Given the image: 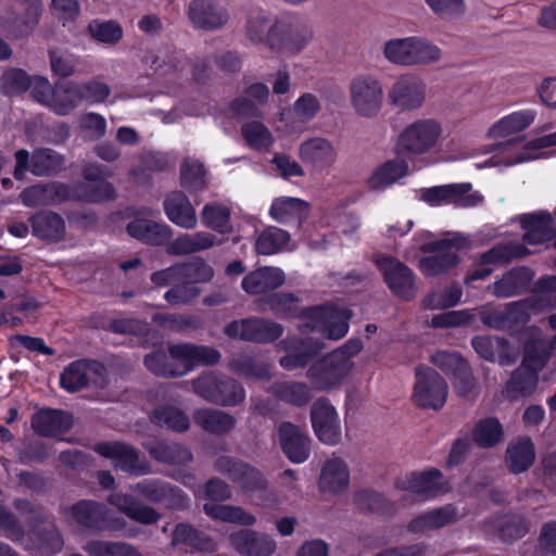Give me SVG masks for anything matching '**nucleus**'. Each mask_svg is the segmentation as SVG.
<instances>
[{
    "label": "nucleus",
    "instance_id": "1",
    "mask_svg": "<svg viewBox=\"0 0 556 556\" xmlns=\"http://www.w3.org/2000/svg\"><path fill=\"white\" fill-rule=\"evenodd\" d=\"M213 469L237 484L253 504L268 508L278 504V496L271 490L265 473L250 463L220 455L214 460Z\"/></svg>",
    "mask_w": 556,
    "mask_h": 556
},
{
    "label": "nucleus",
    "instance_id": "2",
    "mask_svg": "<svg viewBox=\"0 0 556 556\" xmlns=\"http://www.w3.org/2000/svg\"><path fill=\"white\" fill-rule=\"evenodd\" d=\"M468 245V240L460 233H447L446 237L420 245L421 253L432 254L419 260V268L430 277L444 275L459 264L457 252Z\"/></svg>",
    "mask_w": 556,
    "mask_h": 556
},
{
    "label": "nucleus",
    "instance_id": "3",
    "mask_svg": "<svg viewBox=\"0 0 556 556\" xmlns=\"http://www.w3.org/2000/svg\"><path fill=\"white\" fill-rule=\"evenodd\" d=\"M193 391L205 401L222 407L240 405L245 400L243 386L230 377L205 372L191 382Z\"/></svg>",
    "mask_w": 556,
    "mask_h": 556
},
{
    "label": "nucleus",
    "instance_id": "4",
    "mask_svg": "<svg viewBox=\"0 0 556 556\" xmlns=\"http://www.w3.org/2000/svg\"><path fill=\"white\" fill-rule=\"evenodd\" d=\"M14 157L16 164L13 176L16 180H23L28 170L38 177H53L65 169V156L50 148H36L31 154L21 149Z\"/></svg>",
    "mask_w": 556,
    "mask_h": 556
},
{
    "label": "nucleus",
    "instance_id": "5",
    "mask_svg": "<svg viewBox=\"0 0 556 556\" xmlns=\"http://www.w3.org/2000/svg\"><path fill=\"white\" fill-rule=\"evenodd\" d=\"M349 97L351 106L358 116L374 118L382 109V84L374 75H357L349 84Z\"/></svg>",
    "mask_w": 556,
    "mask_h": 556
},
{
    "label": "nucleus",
    "instance_id": "6",
    "mask_svg": "<svg viewBox=\"0 0 556 556\" xmlns=\"http://www.w3.org/2000/svg\"><path fill=\"white\" fill-rule=\"evenodd\" d=\"M63 511L78 526L93 531H121L127 525L124 518L111 515L103 503L91 500L78 501Z\"/></svg>",
    "mask_w": 556,
    "mask_h": 556
},
{
    "label": "nucleus",
    "instance_id": "7",
    "mask_svg": "<svg viewBox=\"0 0 556 556\" xmlns=\"http://www.w3.org/2000/svg\"><path fill=\"white\" fill-rule=\"evenodd\" d=\"M440 135L441 126L435 119L415 121L399 135L396 151L414 156L426 154L435 147Z\"/></svg>",
    "mask_w": 556,
    "mask_h": 556
},
{
    "label": "nucleus",
    "instance_id": "8",
    "mask_svg": "<svg viewBox=\"0 0 556 556\" xmlns=\"http://www.w3.org/2000/svg\"><path fill=\"white\" fill-rule=\"evenodd\" d=\"M448 387L445 379L433 368H416V380L412 400L424 409L440 410L447 399Z\"/></svg>",
    "mask_w": 556,
    "mask_h": 556
},
{
    "label": "nucleus",
    "instance_id": "9",
    "mask_svg": "<svg viewBox=\"0 0 556 556\" xmlns=\"http://www.w3.org/2000/svg\"><path fill=\"white\" fill-rule=\"evenodd\" d=\"M431 362L444 374L452 376L453 387L460 397L472 401L478 396L477 379L468 362L459 354L440 351L431 356Z\"/></svg>",
    "mask_w": 556,
    "mask_h": 556
},
{
    "label": "nucleus",
    "instance_id": "10",
    "mask_svg": "<svg viewBox=\"0 0 556 556\" xmlns=\"http://www.w3.org/2000/svg\"><path fill=\"white\" fill-rule=\"evenodd\" d=\"M283 332V327L267 318L250 317L233 320L227 324L223 333L229 339L267 344L278 340Z\"/></svg>",
    "mask_w": 556,
    "mask_h": 556
},
{
    "label": "nucleus",
    "instance_id": "11",
    "mask_svg": "<svg viewBox=\"0 0 556 556\" xmlns=\"http://www.w3.org/2000/svg\"><path fill=\"white\" fill-rule=\"evenodd\" d=\"M350 372V365L340 353H328L314 362L306 371V378L316 391H329L340 387Z\"/></svg>",
    "mask_w": 556,
    "mask_h": 556
},
{
    "label": "nucleus",
    "instance_id": "12",
    "mask_svg": "<svg viewBox=\"0 0 556 556\" xmlns=\"http://www.w3.org/2000/svg\"><path fill=\"white\" fill-rule=\"evenodd\" d=\"M132 490L147 502L170 510H184L189 506V497L181 488L161 479L143 480Z\"/></svg>",
    "mask_w": 556,
    "mask_h": 556
},
{
    "label": "nucleus",
    "instance_id": "13",
    "mask_svg": "<svg viewBox=\"0 0 556 556\" xmlns=\"http://www.w3.org/2000/svg\"><path fill=\"white\" fill-rule=\"evenodd\" d=\"M374 261L394 295L404 301L415 298L417 290L415 275L408 266L393 256L380 255Z\"/></svg>",
    "mask_w": 556,
    "mask_h": 556
},
{
    "label": "nucleus",
    "instance_id": "14",
    "mask_svg": "<svg viewBox=\"0 0 556 556\" xmlns=\"http://www.w3.org/2000/svg\"><path fill=\"white\" fill-rule=\"evenodd\" d=\"M309 418L314 433L320 442L334 445L341 441L339 416L327 397L321 396L313 402Z\"/></svg>",
    "mask_w": 556,
    "mask_h": 556
},
{
    "label": "nucleus",
    "instance_id": "15",
    "mask_svg": "<svg viewBox=\"0 0 556 556\" xmlns=\"http://www.w3.org/2000/svg\"><path fill=\"white\" fill-rule=\"evenodd\" d=\"M479 316L483 325L508 332L517 331L530 320V314L523 300L508 303L503 309L483 307Z\"/></svg>",
    "mask_w": 556,
    "mask_h": 556
},
{
    "label": "nucleus",
    "instance_id": "16",
    "mask_svg": "<svg viewBox=\"0 0 556 556\" xmlns=\"http://www.w3.org/2000/svg\"><path fill=\"white\" fill-rule=\"evenodd\" d=\"M94 451L106 458L116 459V467L130 475H148L152 466L148 460L140 459L139 452L124 442H105L94 446Z\"/></svg>",
    "mask_w": 556,
    "mask_h": 556
},
{
    "label": "nucleus",
    "instance_id": "17",
    "mask_svg": "<svg viewBox=\"0 0 556 556\" xmlns=\"http://www.w3.org/2000/svg\"><path fill=\"white\" fill-rule=\"evenodd\" d=\"M277 434L279 446L291 463L302 464L307 460L312 440L302 428L293 422L283 421L279 425Z\"/></svg>",
    "mask_w": 556,
    "mask_h": 556
},
{
    "label": "nucleus",
    "instance_id": "18",
    "mask_svg": "<svg viewBox=\"0 0 556 556\" xmlns=\"http://www.w3.org/2000/svg\"><path fill=\"white\" fill-rule=\"evenodd\" d=\"M313 38L312 29L304 24L275 23L268 30L267 46L273 50L301 51Z\"/></svg>",
    "mask_w": 556,
    "mask_h": 556
},
{
    "label": "nucleus",
    "instance_id": "19",
    "mask_svg": "<svg viewBox=\"0 0 556 556\" xmlns=\"http://www.w3.org/2000/svg\"><path fill=\"white\" fill-rule=\"evenodd\" d=\"M400 490L410 491L422 500H429L450 491V485L443 481V473L437 468L420 472H412L396 483Z\"/></svg>",
    "mask_w": 556,
    "mask_h": 556
},
{
    "label": "nucleus",
    "instance_id": "20",
    "mask_svg": "<svg viewBox=\"0 0 556 556\" xmlns=\"http://www.w3.org/2000/svg\"><path fill=\"white\" fill-rule=\"evenodd\" d=\"M426 85L414 75H402L389 91V102L401 111L418 109L422 105Z\"/></svg>",
    "mask_w": 556,
    "mask_h": 556
},
{
    "label": "nucleus",
    "instance_id": "21",
    "mask_svg": "<svg viewBox=\"0 0 556 556\" xmlns=\"http://www.w3.org/2000/svg\"><path fill=\"white\" fill-rule=\"evenodd\" d=\"M24 11L18 14L8 10L0 16V27L10 37L18 39L31 34L41 14L39 0H24Z\"/></svg>",
    "mask_w": 556,
    "mask_h": 556
},
{
    "label": "nucleus",
    "instance_id": "22",
    "mask_svg": "<svg viewBox=\"0 0 556 556\" xmlns=\"http://www.w3.org/2000/svg\"><path fill=\"white\" fill-rule=\"evenodd\" d=\"M179 343L160 344L143 357L146 368L157 377H181V362L177 357Z\"/></svg>",
    "mask_w": 556,
    "mask_h": 556
},
{
    "label": "nucleus",
    "instance_id": "23",
    "mask_svg": "<svg viewBox=\"0 0 556 556\" xmlns=\"http://www.w3.org/2000/svg\"><path fill=\"white\" fill-rule=\"evenodd\" d=\"M191 23L200 29L215 30L228 22V13L217 0H192L188 8Z\"/></svg>",
    "mask_w": 556,
    "mask_h": 556
},
{
    "label": "nucleus",
    "instance_id": "24",
    "mask_svg": "<svg viewBox=\"0 0 556 556\" xmlns=\"http://www.w3.org/2000/svg\"><path fill=\"white\" fill-rule=\"evenodd\" d=\"M229 543L242 556H270L276 551V542L271 538L251 529L232 532Z\"/></svg>",
    "mask_w": 556,
    "mask_h": 556
},
{
    "label": "nucleus",
    "instance_id": "25",
    "mask_svg": "<svg viewBox=\"0 0 556 556\" xmlns=\"http://www.w3.org/2000/svg\"><path fill=\"white\" fill-rule=\"evenodd\" d=\"M31 232L40 240L58 243L65 239L66 226L63 217L53 211H40L28 218Z\"/></svg>",
    "mask_w": 556,
    "mask_h": 556
},
{
    "label": "nucleus",
    "instance_id": "26",
    "mask_svg": "<svg viewBox=\"0 0 556 556\" xmlns=\"http://www.w3.org/2000/svg\"><path fill=\"white\" fill-rule=\"evenodd\" d=\"M534 273L526 267H515L506 271L502 278L488 287L496 298H510L529 290Z\"/></svg>",
    "mask_w": 556,
    "mask_h": 556
},
{
    "label": "nucleus",
    "instance_id": "27",
    "mask_svg": "<svg viewBox=\"0 0 556 556\" xmlns=\"http://www.w3.org/2000/svg\"><path fill=\"white\" fill-rule=\"evenodd\" d=\"M299 153L304 163L319 170L332 166L338 155L332 143L321 137L309 138L302 142Z\"/></svg>",
    "mask_w": 556,
    "mask_h": 556
},
{
    "label": "nucleus",
    "instance_id": "28",
    "mask_svg": "<svg viewBox=\"0 0 556 556\" xmlns=\"http://www.w3.org/2000/svg\"><path fill=\"white\" fill-rule=\"evenodd\" d=\"M286 281L285 273L278 267H260L250 271L241 282L242 289L251 295L266 294Z\"/></svg>",
    "mask_w": 556,
    "mask_h": 556
},
{
    "label": "nucleus",
    "instance_id": "29",
    "mask_svg": "<svg viewBox=\"0 0 556 556\" xmlns=\"http://www.w3.org/2000/svg\"><path fill=\"white\" fill-rule=\"evenodd\" d=\"M83 177L91 182L93 186L86 188L83 199L87 202H103L114 200L116 198V190L114 186L105 181V177L110 176L106 168L98 163H89L83 168Z\"/></svg>",
    "mask_w": 556,
    "mask_h": 556
},
{
    "label": "nucleus",
    "instance_id": "30",
    "mask_svg": "<svg viewBox=\"0 0 556 556\" xmlns=\"http://www.w3.org/2000/svg\"><path fill=\"white\" fill-rule=\"evenodd\" d=\"M72 427L73 416L59 409L43 408L31 417V428L41 437H55Z\"/></svg>",
    "mask_w": 556,
    "mask_h": 556
},
{
    "label": "nucleus",
    "instance_id": "31",
    "mask_svg": "<svg viewBox=\"0 0 556 556\" xmlns=\"http://www.w3.org/2000/svg\"><path fill=\"white\" fill-rule=\"evenodd\" d=\"M177 357L181 362V376L199 366H214L220 361V353L217 349L208 345L193 343H179Z\"/></svg>",
    "mask_w": 556,
    "mask_h": 556
},
{
    "label": "nucleus",
    "instance_id": "32",
    "mask_svg": "<svg viewBox=\"0 0 556 556\" xmlns=\"http://www.w3.org/2000/svg\"><path fill=\"white\" fill-rule=\"evenodd\" d=\"M163 206L167 218L175 225L186 229L195 227V210L182 191L169 192L164 199Z\"/></svg>",
    "mask_w": 556,
    "mask_h": 556
},
{
    "label": "nucleus",
    "instance_id": "33",
    "mask_svg": "<svg viewBox=\"0 0 556 556\" xmlns=\"http://www.w3.org/2000/svg\"><path fill=\"white\" fill-rule=\"evenodd\" d=\"M108 500L128 518L142 525H154L162 517L155 508L142 504L129 494L115 493L111 494Z\"/></svg>",
    "mask_w": 556,
    "mask_h": 556
},
{
    "label": "nucleus",
    "instance_id": "34",
    "mask_svg": "<svg viewBox=\"0 0 556 556\" xmlns=\"http://www.w3.org/2000/svg\"><path fill=\"white\" fill-rule=\"evenodd\" d=\"M144 450L155 462L165 465H186L193 459L191 451L181 443L157 440L144 444Z\"/></svg>",
    "mask_w": 556,
    "mask_h": 556
},
{
    "label": "nucleus",
    "instance_id": "35",
    "mask_svg": "<svg viewBox=\"0 0 556 556\" xmlns=\"http://www.w3.org/2000/svg\"><path fill=\"white\" fill-rule=\"evenodd\" d=\"M127 233L149 245H163L173 235L172 229L157 222L144 218H136L127 224Z\"/></svg>",
    "mask_w": 556,
    "mask_h": 556
},
{
    "label": "nucleus",
    "instance_id": "36",
    "mask_svg": "<svg viewBox=\"0 0 556 556\" xmlns=\"http://www.w3.org/2000/svg\"><path fill=\"white\" fill-rule=\"evenodd\" d=\"M535 447L529 437L519 438L508 443L505 451V465L509 472L519 475L527 471L534 463Z\"/></svg>",
    "mask_w": 556,
    "mask_h": 556
},
{
    "label": "nucleus",
    "instance_id": "37",
    "mask_svg": "<svg viewBox=\"0 0 556 556\" xmlns=\"http://www.w3.org/2000/svg\"><path fill=\"white\" fill-rule=\"evenodd\" d=\"M539 384V371L527 366L519 365L505 383L504 395L509 401L531 396Z\"/></svg>",
    "mask_w": 556,
    "mask_h": 556
},
{
    "label": "nucleus",
    "instance_id": "38",
    "mask_svg": "<svg viewBox=\"0 0 556 556\" xmlns=\"http://www.w3.org/2000/svg\"><path fill=\"white\" fill-rule=\"evenodd\" d=\"M553 217L547 212L527 214L521 217V225L527 230L523 241L529 244H539L556 237V229L552 227Z\"/></svg>",
    "mask_w": 556,
    "mask_h": 556
},
{
    "label": "nucleus",
    "instance_id": "39",
    "mask_svg": "<svg viewBox=\"0 0 556 556\" xmlns=\"http://www.w3.org/2000/svg\"><path fill=\"white\" fill-rule=\"evenodd\" d=\"M193 421L204 431L216 435L230 432L237 425L235 416L215 408L197 409L193 414Z\"/></svg>",
    "mask_w": 556,
    "mask_h": 556
},
{
    "label": "nucleus",
    "instance_id": "40",
    "mask_svg": "<svg viewBox=\"0 0 556 556\" xmlns=\"http://www.w3.org/2000/svg\"><path fill=\"white\" fill-rule=\"evenodd\" d=\"M350 473L346 464L339 457L328 459L319 477V489L324 492L339 493L348 489Z\"/></svg>",
    "mask_w": 556,
    "mask_h": 556
},
{
    "label": "nucleus",
    "instance_id": "41",
    "mask_svg": "<svg viewBox=\"0 0 556 556\" xmlns=\"http://www.w3.org/2000/svg\"><path fill=\"white\" fill-rule=\"evenodd\" d=\"M312 384L301 381H278L270 387L273 395L291 406L304 407L313 399Z\"/></svg>",
    "mask_w": 556,
    "mask_h": 556
},
{
    "label": "nucleus",
    "instance_id": "42",
    "mask_svg": "<svg viewBox=\"0 0 556 556\" xmlns=\"http://www.w3.org/2000/svg\"><path fill=\"white\" fill-rule=\"evenodd\" d=\"M353 504L362 514L391 516L396 511L395 503L371 489L356 491L353 495Z\"/></svg>",
    "mask_w": 556,
    "mask_h": 556
},
{
    "label": "nucleus",
    "instance_id": "43",
    "mask_svg": "<svg viewBox=\"0 0 556 556\" xmlns=\"http://www.w3.org/2000/svg\"><path fill=\"white\" fill-rule=\"evenodd\" d=\"M229 370L240 377L260 381H269L273 378L271 366L258 358L240 354L228 363Z\"/></svg>",
    "mask_w": 556,
    "mask_h": 556
},
{
    "label": "nucleus",
    "instance_id": "44",
    "mask_svg": "<svg viewBox=\"0 0 556 556\" xmlns=\"http://www.w3.org/2000/svg\"><path fill=\"white\" fill-rule=\"evenodd\" d=\"M216 243V237L208 232L184 233L167 245L166 252L176 256L188 255L207 250Z\"/></svg>",
    "mask_w": 556,
    "mask_h": 556
},
{
    "label": "nucleus",
    "instance_id": "45",
    "mask_svg": "<svg viewBox=\"0 0 556 556\" xmlns=\"http://www.w3.org/2000/svg\"><path fill=\"white\" fill-rule=\"evenodd\" d=\"M170 544L172 546L185 545L200 552L216 551V543L211 536L185 522L176 525Z\"/></svg>",
    "mask_w": 556,
    "mask_h": 556
},
{
    "label": "nucleus",
    "instance_id": "46",
    "mask_svg": "<svg viewBox=\"0 0 556 556\" xmlns=\"http://www.w3.org/2000/svg\"><path fill=\"white\" fill-rule=\"evenodd\" d=\"M309 205L307 202L296 198H283L274 201L270 207V215L280 223L295 220L300 228L308 216Z\"/></svg>",
    "mask_w": 556,
    "mask_h": 556
},
{
    "label": "nucleus",
    "instance_id": "47",
    "mask_svg": "<svg viewBox=\"0 0 556 556\" xmlns=\"http://www.w3.org/2000/svg\"><path fill=\"white\" fill-rule=\"evenodd\" d=\"M532 292L531 296L523 300L528 309L541 312L556 308V276L540 278Z\"/></svg>",
    "mask_w": 556,
    "mask_h": 556
},
{
    "label": "nucleus",
    "instance_id": "48",
    "mask_svg": "<svg viewBox=\"0 0 556 556\" xmlns=\"http://www.w3.org/2000/svg\"><path fill=\"white\" fill-rule=\"evenodd\" d=\"M407 173L408 164L405 160L400 157L389 160L374 170L367 184L370 189H381L396 182L405 177Z\"/></svg>",
    "mask_w": 556,
    "mask_h": 556
},
{
    "label": "nucleus",
    "instance_id": "49",
    "mask_svg": "<svg viewBox=\"0 0 556 556\" xmlns=\"http://www.w3.org/2000/svg\"><path fill=\"white\" fill-rule=\"evenodd\" d=\"M472 441L481 448H493L504 441V428L495 417H486L475 424Z\"/></svg>",
    "mask_w": 556,
    "mask_h": 556
},
{
    "label": "nucleus",
    "instance_id": "50",
    "mask_svg": "<svg viewBox=\"0 0 556 556\" xmlns=\"http://www.w3.org/2000/svg\"><path fill=\"white\" fill-rule=\"evenodd\" d=\"M325 349L323 341L316 338H306L300 341L296 351L279 359V364L287 370L304 368L311 359Z\"/></svg>",
    "mask_w": 556,
    "mask_h": 556
},
{
    "label": "nucleus",
    "instance_id": "51",
    "mask_svg": "<svg viewBox=\"0 0 556 556\" xmlns=\"http://www.w3.org/2000/svg\"><path fill=\"white\" fill-rule=\"evenodd\" d=\"M80 103L77 84L59 80L54 84V90L49 103L59 115L70 114Z\"/></svg>",
    "mask_w": 556,
    "mask_h": 556
},
{
    "label": "nucleus",
    "instance_id": "52",
    "mask_svg": "<svg viewBox=\"0 0 556 556\" xmlns=\"http://www.w3.org/2000/svg\"><path fill=\"white\" fill-rule=\"evenodd\" d=\"M300 299L294 293L275 292L260 300L262 311H271L280 317L299 315Z\"/></svg>",
    "mask_w": 556,
    "mask_h": 556
},
{
    "label": "nucleus",
    "instance_id": "53",
    "mask_svg": "<svg viewBox=\"0 0 556 556\" xmlns=\"http://www.w3.org/2000/svg\"><path fill=\"white\" fill-rule=\"evenodd\" d=\"M203 510L211 518L225 522L238 523L247 527L253 526L256 522V517L245 511L240 506L205 503L203 505Z\"/></svg>",
    "mask_w": 556,
    "mask_h": 556
},
{
    "label": "nucleus",
    "instance_id": "54",
    "mask_svg": "<svg viewBox=\"0 0 556 556\" xmlns=\"http://www.w3.org/2000/svg\"><path fill=\"white\" fill-rule=\"evenodd\" d=\"M529 254V250L519 243H500L482 253L479 257L482 265L507 264L513 260L521 258Z\"/></svg>",
    "mask_w": 556,
    "mask_h": 556
},
{
    "label": "nucleus",
    "instance_id": "55",
    "mask_svg": "<svg viewBox=\"0 0 556 556\" xmlns=\"http://www.w3.org/2000/svg\"><path fill=\"white\" fill-rule=\"evenodd\" d=\"M551 344L547 340H529L525 344L521 365L540 372V370H542L545 367L551 356Z\"/></svg>",
    "mask_w": 556,
    "mask_h": 556
},
{
    "label": "nucleus",
    "instance_id": "56",
    "mask_svg": "<svg viewBox=\"0 0 556 556\" xmlns=\"http://www.w3.org/2000/svg\"><path fill=\"white\" fill-rule=\"evenodd\" d=\"M176 266L179 280L190 281L193 286L207 282L214 277L213 267L202 257H194Z\"/></svg>",
    "mask_w": 556,
    "mask_h": 556
},
{
    "label": "nucleus",
    "instance_id": "57",
    "mask_svg": "<svg viewBox=\"0 0 556 556\" xmlns=\"http://www.w3.org/2000/svg\"><path fill=\"white\" fill-rule=\"evenodd\" d=\"M152 421L178 432L188 430L190 426L189 418L182 410L168 405L155 408Z\"/></svg>",
    "mask_w": 556,
    "mask_h": 556
},
{
    "label": "nucleus",
    "instance_id": "58",
    "mask_svg": "<svg viewBox=\"0 0 556 556\" xmlns=\"http://www.w3.org/2000/svg\"><path fill=\"white\" fill-rule=\"evenodd\" d=\"M289 241V232L277 227H268L258 236L255 250L258 254L270 255L282 250Z\"/></svg>",
    "mask_w": 556,
    "mask_h": 556
},
{
    "label": "nucleus",
    "instance_id": "59",
    "mask_svg": "<svg viewBox=\"0 0 556 556\" xmlns=\"http://www.w3.org/2000/svg\"><path fill=\"white\" fill-rule=\"evenodd\" d=\"M203 163L194 159H186L180 167L181 186L189 191L202 190L206 185Z\"/></svg>",
    "mask_w": 556,
    "mask_h": 556
},
{
    "label": "nucleus",
    "instance_id": "60",
    "mask_svg": "<svg viewBox=\"0 0 556 556\" xmlns=\"http://www.w3.org/2000/svg\"><path fill=\"white\" fill-rule=\"evenodd\" d=\"M409 66L428 65L438 62L442 52L440 48L425 38L412 37Z\"/></svg>",
    "mask_w": 556,
    "mask_h": 556
},
{
    "label": "nucleus",
    "instance_id": "61",
    "mask_svg": "<svg viewBox=\"0 0 556 556\" xmlns=\"http://www.w3.org/2000/svg\"><path fill=\"white\" fill-rule=\"evenodd\" d=\"M89 366L90 363L86 359H79L70 364L61 375V386L70 392H76L87 387Z\"/></svg>",
    "mask_w": 556,
    "mask_h": 556
},
{
    "label": "nucleus",
    "instance_id": "62",
    "mask_svg": "<svg viewBox=\"0 0 556 556\" xmlns=\"http://www.w3.org/2000/svg\"><path fill=\"white\" fill-rule=\"evenodd\" d=\"M241 135L248 146L255 150H267L274 142V137L268 128L256 121L243 124Z\"/></svg>",
    "mask_w": 556,
    "mask_h": 556
},
{
    "label": "nucleus",
    "instance_id": "63",
    "mask_svg": "<svg viewBox=\"0 0 556 556\" xmlns=\"http://www.w3.org/2000/svg\"><path fill=\"white\" fill-rule=\"evenodd\" d=\"M0 85L5 96H18L30 88L31 77L22 68H9L3 72Z\"/></svg>",
    "mask_w": 556,
    "mask_h": 556
},
{
    "label": "nucleus",
    "instance_id": "64",
    "mask_svg": "<svg viewBox=\"0 0 556 556\" xmlns=\"http://www.w3.org/2000/svg\"><path fill=\"white\" fill-rule=\"evenodd\" d=\"M87 31L94 40L108 45H115L123 37L122 26L112 20H92L87 27Z\"/></svg>",
    "mask_w": 556,
    "mask_h": 556
}]
</instances>
